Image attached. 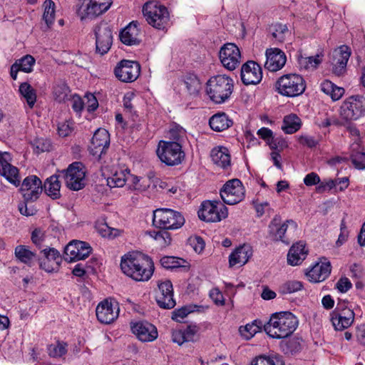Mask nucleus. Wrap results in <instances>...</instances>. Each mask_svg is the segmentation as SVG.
<instances>
[{"mask_svg":"<svg viewBox=\"0 0 365 365\" xmlns=\"http://www.w3.org/2000/svg\"><path fill=\"white\" fill-rule=\"evenodd\" d=\"M139 36L138 27L135 24L130 23L120 31L119 37L123 43L133 46L139 44L140 41Z\"/></svg>","mask_w":365,"mask_h":365,"instance_id":"obj_30","label":"nucleus"},{"mask_svg":"<svg viewBox=\"0 0 365 365\" xmlns=\"http://www.w3.org/2000/svg\"><path fill=\"white\" fill-rule=\"evenodd\" d=\"M41 252L43 254V258L38 259L41 269L48 272H51L58 269L61 262V257L56 249L46 247Z\"/></svg>","mask_w":365,"mask_h":365,"instance_id":"obj_23","label":"nucleus"},{"mask_svg":"<svg viewBox=\"0 0 365 365\" xmlns=\"http://www.w3.org/2000/svg\"><path fill=\"white\" fill-rule=\"evenodd\" d=\"M19 92L26 99L29 106L31 108H33L36 101V91L31 87V86L27 82L21 83L19 86Z\"/></svg>","mask_w":365,"mask_h":365,"instance_id":"obj_41","label":"nucleus"},{"mask_svg":"<svg viewBox=\"0 0 365 365\" xmlns=\"http://www.w3.org/2000/svg\"><path fill=\"white\" fill-rule=\"evenodd\" d=\"M245 187L242 182L237 178L226 182L220 190V197L222 201L227 205H235L241 202L245 197Z\"/></svg>","mask_w":365,"mask_h":365,"instance_id":"obj_11","label":"nucleus"},{"mask_svg":"<svg viewBox=\"0 0 365 365\" xmlns=\"http://www.w3.org/2000/svg\"><path fill=\"white\" fill-rule=\"evenodd\" d=\"M297 318L289 312H281L272 314L269 322L264 325V330L273 339L289 336L298 326Z\"/></svg>","mask_w":365,"mask_h":365,"instance_id":"obj_2","label":"nucleus"},{"mask_svg":"<svg viewBox=\"0 0 365 365\" xmlns=\"http://www.w3.org/2000/svg\"><path fill=\"white\" fill-rule=\"evenodd\" d=\"M233 80L226 75L211 77L206 84V92L210 100L216 103L227 101L233 91Z\"/></svg>","mask_w":365,"mask_h":365,"instance_id":"obj_3","label":"nucleus"},{"mask_svg":"<svg viewBox=\"0 0 365 365\" xmlns=\"http://www.w3.org/2000/svg\"><path fill=\"white\" fill-rule=\"evenodd\" d=\"M184 83L190 95L197 96L198 94L201 86L199 79L195 76L186 77Z\"/></svg>","mask_w":365,"mask_h":365,"instance_id":"obj_48","label":"nucleus"},{"mask_svg":"<svg viewBox=\"0 0 365 365\" xmlns=\"http://www.w3.org/2000/svg\"><path fill=\"white\" fill-rule=\"evenodd\" d=\"M140 73V66L137 61L122 60L114 69L115 77L120 81L131 83L135 81Z\"/></svg>","mask_w":365,"mask_h":365,"instance_id":"obj_13","label":"nucleus"},{"mask_svg":"<svg viewBox=\"0 0 365 365\" xmlns=\"http://www.w3.org/2000/svg\"><path fill=\"white\" fill-rule=\"evenodd\" d=\"M96 317L102 324H110L118 317L119 308L116 302L113 303L106 299L96 307Z\"/></svg>","mask_w":365,"mask_h":365,"instance_id":"obj_21","label":"nucleus"},{"mask_svg":"<svg viewBox=\"0 0 365 365\" xmlns=\"http://www.w3.org/2000/svg\"><path fill=\"white\" fill-rule=\"evenodd\" d=\"M280 222L281 217L279 215H276L273 218L269 226L270 235H272L274 240H280L288 244L289 242L284 240V235L287 230L288 225H292L294 227H296L297 224L292 220H288L282 225H279Z\"/></svg>","mask_w":365,"mask_h":365,"instance_id":"obj_25","label":"nucleus"},{"mask_svg":"<svg viewBox=\"0 0 365 365\" xmlns=\"http://www.w3.org/2000/svg\"><path fill=\"white\" fill-rule=\"evenodd\" d=\"M35 58L31 55H26L21 58L17 60L15 63H17L19 68L25 73H31L33 71V66L35 64Z\"/></svg>","mask_w":365,"mask_h":365,"instance_id":"obj_47","label":"nucleus"},{"mask_svg":"<svg viewBox=\"0 0 365 365\" xmlns=\"http://www.w3.org/2000/svg\"><path fill=\"white\" fill-rule=\"evenodd\" d=\"M153 225L162 230H177L185 223L182 215L168 208H159L153 212Z\"/></svg>","mask_w":365,"mask_h":365,"instance_id":"obj_7","label":"nucleus"},{"mask_svg":"<svg viewBox=\"0 0 365 365\" xmlns=\"http://www.w3.org/2000/svg\"><path fill=\"white\" fill-rule=\"evenodd\" d=\"M91 250L87 242L73 240L65 247V259L68 262L82 260L90 255Z\"/></svg>","mask_w":365,"mask_h":365,"instance_id":"obj_17","label":"nucleus"},{"mask_svg":"<svg viewBox=\"0 0 365 365\" xmlns=\"http://www.w3.org/2000/svg\"><path fill=\"white\" fill-rule=\"evenodd\" d=\"M142 11L147 22L153 27L164 30L169 26L170 14L165 6L150 1L143 5Z\"/></svg>","mask_w":365,"mask_h":365,"instance_id":"obj_4","label":"nucleus"},{"mask_svg":"<svg viewBox=\"0 0 365 365\" xmlns=\"http://www.w3.org/2000/svg\"><path fill=\"white\" fill-rule=\"evenodd\" d=\"M190 311L187 307H182L178 309H175L172 313V319L181 322L182 320L187 316Z\"/></svg>","mask_w":365,"mask_h":365,"instance_id":"obj_61","label":"nucleus"},{"mask_svg":"<svg viewBox=\"0 0 365 365\" xmlns=\"http://www.w3.org/2000/svg\"><path fill=\"white\" fill-rule=\"evenodd\" d=\"M365 114V98L361 96H351L346 98L340 107V117L345 125L352 120H356ZM334 124H339L337 120Z\"/></svg>","mask_w":365,"mask_h":365,"instance_id":"obj_6","label":"nucleus"},{"mask_svg":"<svg viewBox=\"0 0 365 365\" xmlns=\"http://www.w3.org/2000/svg\"><path fill=\"white\" fill-rule=\"evenodd\" d=\"M329 262H320L314 264L307 273V277L312 282H320L325 280L331 273Z\"/></svg>","mask_w":365,"mask_h":365,"instance_id":"obj_26","label":"nucleus"},{"mask_svg":"<svg viewBox=\"0 0 365 365\" xmlns=\"http://www.w3.org/2000/svg\"><path fill=\"white\" fill-rule=\"evenodd\" d=\"M44 12L43 19L48 26L53 23L55 15V4L51 0H46L43 3Z\"/></svg>","mask_w":365,"mask_h":365,"instance_id":"obj_43","label":"nucleus"},{"mask_svg":"<svg viewBox=\"0 0 365 365\" xmlns=\"http://www.w3.org/2000/svg\"><path fill=\"white\" fill-rule=\"evenodd\" d=\"M350 158L355 168L359 170L365 169V152L351 154Z\"/></svg>","mask_w":365,"mask_h":365,"instance_id":"obj_55","label":"nucleus"},{"mask_svg":"<svg viewBox=\"0 0 365 365\" xmlns=\"http://www.w3.org/2000/svg\"><path fill=\"white\" fill-rule=\"evenodd\" d=\"M275 88L282 96L293 98L304 92L306 83L302 76L289 73L279 77L275 83Z\"/></svg>","mask_w":365,"mask_h":365,"instance_id":"obj_5","label":"nucleus"},{"mask_svg":"<svg viewBox=\"0 0 365 365\" xmlns=\"http://www.w3.org/2000/svg\"><path fill=\"white\" fill-rule=\"evenodd\" d=\"M28 202H26L24 200V202L20 203L19 205V210L20 213L21 215H25V216H27V217L28 216H33V215H34L36 213L37 210H36V209L34 206L29 207L27 205Z\"/></svg>","mask_w":365,"mask_h":365,"instance_id":"obj_59","label":"nucleus"},{"mask_svg":"<svg viewBox=\"0 0 365 365\" xmlns=\"http://www.w3.org/2000/svg\"><path fill=\"white\" fill-rule=\"evenodd\" d=\"M120 268L123 272L137 282L148 281L154 272L151 258L140 252H130L122 257Z\"/></svg>","mask_w":365,"mask_h":365,"instance_id":"obj_1","label":"nucleus"},{"mask_svg":"<svg viewBox=\"0 0 365 365\" xmlns=\"http://www.w3.org/2000/svg\"><path fill=\"white\" fill-rule=\"evenodd\" d=\"M166 230H163L158 232L153 231L150 232V236L156 241H158L161 246L168 245L171 242V237Z\"/></svg>","mask_w":365,"mask_h":365,"instance_id":"obj_52","label":"nucleus"},{"mask_svg":"<svg viewBox=\"0 0 365 365\" xmlns=\"http://www.w3.org/2000/svg\"><path fill=\"white\" fill-rule=\"evenodd\" d=\"M263 323L259 320H255L251 324H247L245 327H240L239 331L245 339H251L255 334L259 332L262 328H264Z\"/></svg>","mask_w":365,"mask_h":365,"instance_id":"obj_40","label":"nucleus"},{"mask_svg":"<svg viewBox=\"0 0 365 365\" xmlns=\"http://www.w3.org/2000/svg\"><path fill=\"white\" fill-rule=\"evenodd\" d=\"M182 331L186 342L194 341L195 340L196 334L198 331V328L196 326H188Z\"/></svg>","mask_w":365,"mask_h":365,"instance_id":"obj_62","label":"nucleus"},{"mask_svg":"<svg viewBox=\"0 0 365 365\" xmlns=\"http://www.w3.org/2000/svg\"><path fill=\"white\" fill-rule=\"evenodd\" d=\"M351 49L346 45H341L334 49L331 64L332 73L336 76H341L346 72V65L351 56Z\"/></svg>","mask_w":365,"mask_h":365,"instance_id":"obj_16","label":"nucleus"},{"mask_svg":"<svg viewBox=\"0 0 365 365\" xmlns=\"http://www.w3.org/2000/svg\"><path fill=\"white\" fill-rule=\"evenodd\" d=\"M271 31L273 38L280 43L283 42L287 35L289 34L287 25L282 24L273 25L271 28Z\"/></svg>","mask_w":365,"mask_h":365,"instance_id":"obj_44","label":"nucleus"},{"mask_svg":"<svg viewBox=\"0 0 365 365\" xmlns=\"http://www.w3.org/2000/svg\"><path fill=\"white\" fill-rule=\"evenodd\" d=\"M219 58L225 68L233 71L240 63L241 54L239 48L235 43H227L220 48Z\"/></svg>","mask_w":365,"mask_h":365,"instance_id":"obj_14","label":"nucleus"},{"mask_svg":"<svg viewBox=\"0 0 365 365\" xmlns=\"http://www.w3.org/2000/svg\"><path fill=\"white\" fill-rule=\"evenodd\" d=\"M351 283L347 277H341L336 284V288L341 293L346 292L351 288Z\"/></svg>","mask_w":365,"mask_h":365,"instance_id":"obj_60","label":"nucleus"},{"mask_svg":"<svg viewBox=\"0 0 365 365\" xmlns=\"http://www.w3.org/2000/svg\"><path fill=\"white\" fill-rule=\"evenodd\" d=\"M142 178H138V176L133 175L129 173L128 175V180L130 184V189L133 190H137L140 192H143L147 189L149 186L148 184L145 183V180H143L141 182Z\"/></svg>","mask_w":365,"mask_h":365,"instance_id":"obj_51","label":"nucleus"},{"mask_svg":"<svg viewBox=\"0 0 365 365\" xmlns=\"http://www.w3.org/2000/svg\"><path fill=\"white\" fill-rule=\"evenodd\" d=\"M44 235L40 229H35L31 233V241L38 249L42 248Z\"/></svg>","mask_w":365,"mask_h":365,"instance_id":"obj_58","label":"nucleus"},{"mask_svg":"<svg viewBox=\"0 0 365 365\" xmlns=\"http://www.w3.org/2000/svg\"><path fill=\"white\" fill-rule=\"evenodd\" d=\"M303 288V284L301 282L297 280H289L284 282L280 287V292L282 294H292L301 290Z\"/></svg>","mask_w":365,"mask_h":365,"instance_id":"obj_50","label":"nucleus"},{"mask_svg":"<svg viewBox=\"0 0 365 365\" xmlns=\"http://www.w3.org/2000/svg\"><path fill=\"white\" fill-rule=\"evenodd\" d=\"M160 264L165 269H175L179 267H186L185 264L187 262L179 257L173 256H165L163 257L160 260Z\"/></svg>","mask_w":365,"mask_h":365,"instance_id":"obj_42","label":"nucleus"},{"mask_svg":"<svg viewBox=\"0 0 365 365\" xmlns=\"http://www.w3.org/2000/svg\"><path fill=\"white\" fill-rule=\"evenodd\" d=\"M93 31L96 37V51L104 55L108 52L113 43L112 29L107 22L101 21L96 25Z\"/></svg>","mask_w":365,"mask_h":365,"instance_id":"obj_12","label":"nucleus"},{"mask_svg":"<svg viewBox=\"0 0 365 365\" xmlns=\"http://www.w3.org/2000/svg\"><path fill=\"white\" fill-rule=\"evenodd\" d=\"M43 191L41 180L36 175H29L21 183L20 192L26 202H34Z\"/></svg>","mask_w":365,"mask_h":365,"instance_id":"obj_15","label":"nucleus"},{"mask_svg":"<svg viewBox=\"0 0 365 365\" xmlns=\"http://www.w3.org/2000/svg\"><path fill=\"white\" fill-rule=\"evenodd\" d=\"M110 145V135L104 128H98L93 134L89 145L90 153L98 158L106 153Z\"/></svg>","mask_w":365,"mask_h":365,"instance_id":"obj_18","label":"nucleus"},{"mask_svg":"<svg viewBox=\"0 0 365 365\" xmlns=\"http://www.w3.org/2000/svg\"><path fill=\"white\" fill-rule=\"evenodd\" d=\"M188 242L195 252L201 253L203 251L205 244L202 237L199 236L190 237Z\"/></svg>","mask_w":365,"mask_h":365,"instance_id":"obj_56","label":"nucleus"},{"mask_svg":"<svg viewBox=\"0 0 365 365\" xmlns=\"http://www.w3.org/2000/svg\"><path fill=\"white\" fill-rule=\"evenodd\" d=\"M97 230L103 237H107L108 239H113L119 236L121 233L120 230L109 227L106 223L99 225L97 227Z\"/></svg>","mask_w":365,"mask_h":365,"instance_id":"obj_49","label":"nucleus"},{"mask_svg":"<svg viewBox=\"0 0 365 365\" xmlns=\"http://www.w3.org/2000/svg\"><path fill=\"white\" fill-rule=\"evenodd\" d=\"M252 255V252L250 246H240L230 254L229 257V265L230 267L237 265L241 267L248 262Z\"/></svg>","mask_w":365,"mask_h":365,"instance_id":"obj_28","label":"nucleus"},{"mask_svg":"<svg viewBox=\"0 0 365 365\" xmlns=\"http://www.w3.org/2000/svg\"><path fill=\"white\" fill-rule=\"evenodd\" d=\"M331 321L336 330L348 328L353 323L354 313L353 310H345L342 313H331Z\"/></svg>","mask_w":365,"mask_h":365,"instance_id":"obj_29","label":"nucleus"},{"mask_svg":"<svg viewBox=\"0 0 365 365\" xmlns=\"http://www.w3.org/2000/svg\"><path fill=\"white\" fill-rule=\"evenodd\" d=\"M66 344L57 343L48 346V354L52 357H61L66 353Z\"/></svg>","mask_w":365,"mask_h":365,"instance_id":"obj_54","label":"nucleus"},{"mask_svg":"<svg viewBox=\"0 0 365 365\" xmlns=\"http://www.w3.org/2000/svg\"><path fill=\"white\" fill-rule=\"evenodd\" d=\"M210 297L217 305L224 304V297L218 289H212L210 292Z\"/></svg>","mask_w":365,"mask_h":365,"instance_id":"obj_63","label":"nucleus"},{"mask_svg":"<svg viewBox=\"0 0 365 365\" xmlns=\"http://www.w3.org/2000/svg\"><path fill=\"white\" fill-rule=\"evenodd\" d=\"M14 254L18 260L29 266H31L36 258L35 252L31 251L26 245H18L15 248Z\"/></svg>","mask_w":365,"mask_h":365,"instance_id":"obj_36","label":"nucleus"},{"mask_svg":"<svg viewBox=\"0 0 365 365\" xmlns=\"http://www.w3.org/2000/svg\"><path fill=\"white\" fill-rule=\"evenodd\" d=\"M282 348L285 354L293 355L299 352L302 349L299 339H289L288 341L282 344Z\"/></svg>","mask_w":365,"mask_h":365,"instance_id":"obj_46","label":"nucleus"},{"mask_svg":"<svg viewBox=\"0 0 365 365\" xmlns=\"http://www.w3.org/2000/svg\"><path fill=\"white\" fill-rule=\"evenodd\" d=\"M197 214L201 220L207 222H217L227 217L228 210L225 205L219 201L206 200L202 202Z\"/></svg>","mask_w":365,"mask_h":365,"instance_id":"obj_9","label":"nucleus"},{"mask_svg":"<svg viewBox=\"0 0 365 365\" xmlns=\"http://www.w3.org/2000/svg\"><path fill=\"white\" fill-rule=\"evenodd\" d=\"M61 173L65 179L66 186L70 190L77 191L84 187L86 173L81 163H73L66 170H62Z\"/></svg>","mask_w":365,"mask_h":365,"instance_id":"obj_10","label":"nucleus"},{"mask_svg":"<svg viewBox=\"0 0 365 365\" xmlns=\"http://www.w3.org/2000/svg\"><path fill=\"white\" fill-rule=\"evenodd\" d=\"M129 170H120L116 171L111 177L108 178L107 184L110 187H121L128 180Z\"/></svg>","mask_w":365,"mask_h":365,"instance_id":"obj_39","label":"nucleus"},{"mask_svg":"<svg viewBox=\"0 0 365 365\" xmlns=\"http://www.w3.org/2000/svg\"><path fill=\"white\" fill-rule=\"evenodd\" d=\"M262 78L260 66L255 61H249L241 68V80L245 85H256Z\"/></svg>","mask_w":365,"mask_h":365,"instance_id":"obj_20","label":"nucleus"},{"mask_svg":"<svg viewBox=\"0 0 365 365\" xmlns=\"http://www.w3.org/2000/svg\"><path fill=\"white\" fill-rule=\"evenodd\" d=\"M159 293L156 296V302L159 307L163 309H172L175 305L173 299V284L166 280L158 284Z\"/></svg>","mask_w":365,"mask_h":365,"instance_id":"obj_24","label":"nucleus"},{"mask_svg":"<svg viewBox=\"0 0 365 365\" xmlns=\"http://www.w3.org/2000/svg\"><path fill=\"white\" fill-rule=\"evenodd\" d=\"M265 56L264 68L272 72L281 70L287 62V56L284 52L277 48H267Z\"/></svg>","mask_w":365,"mask_h":365,"instance_id":"obj_22","label":"nucleus"},{"mask_svg":"<svg viewBox=\"0 0 365 365\" xmlns=\"http://www.w3.org/2000/svg\"><path fill=\"white\" fill-rule=\"evenodd\" d=\"M43 188L48 196L53 200L58 199L61 197V183L58 176L53 175L48 178L44 182Z\"/></svg>","mask_w":365,"mask_h":365,"instance_id":"obj_34","label":"nucleus"},{"mask_svg":"<svg viewBox=\"0 0 365 365\" xmlns=\"http://www.w3.org/2000/svg\"><path fill=\"white\" fill-rule=\"evenodd\" d=\"M301 125L300 118L295 114H290L284 118L282 129L285 133L292 134L300 129Z\"/></svg>","mask_w":365,"mask_h":365,"instance_id":"obj_35","label":"nucleus"},{"mask_svg":"<svg viewBox=\"0 0 365 365\" xmlns=\"http://www.w3.org/2000/svg\"><path fill=\"white\" fill-rule=\"evenodd\" d=\"M131 329L136 337L143 342L153 341L158 336L157 328L147 321H139L132 324Z\"/></svg>","mask_w":365,"mask_h":365,"instance_id":"obj_19","label":"nucleus"},{"mask_svg":"<svg viewBox=\"0 0 365 365\" xmlns=\"http://www.w3.org/2000/svg\"><path fill=\"white\" fill-rule=\"evenodd\" d=\"M156 153L160 161L168 166L180 164L185 158L182 146L176 142L160 141Z\"/></svg>","mask_w":365,"mask_h":365,"instance_id":"obj_8","label":"nucleus"},{"mask_svg":"<svg viewBox=\"0 0 365 365\" xmlns=\"http://www.w3.org/2000/svg\"><path fill=\"white\" fill-rule=\"evenodd\" d=\"M323 56L322 52L312 56L304 57L300 56L298 58V63L301 68L305 70L315 69L322 62Z\"/></svg>","mask_w":365,"mask_h":365,"instance_id":"obj_37","label":"nucleus"},{"mask_svg":"<svg viewBox=\"0 0 365 365\" xmlns=\"http://www.w3.org/2000/svg\"><path fill=\"white\" fill-rule=\"evenodd\" d=\"M73 130V123L65 121L59 123L58 125V133L60 136L66 137L69 135Z\"/></svg>","mask_w":365,"mask_h":365,"instance_id":"obj_57","label":"nucleus"},{"mask_svg":"<svg viewBox=\"0 0 365 365\" xmlns=\"http://www.w3.org/2000/svg\"><path fill=\"white\" fill-rule=\"evenodd\" d=\"M69 93L70 89L64 83H58L53 87V96L58 102L65 101L68 98Z\"/></svg>","mask_w":365,"mask_h":365,"instance_id":"obj_45","label":"nucleus"},{"mask_svg":"<svg viewBox=\"0 0 365 365\" xmlns=\"http://www.w3.org/2000/svg\"><path fill=\"white\" fill-rule=\"evenodd\" d=\"M308 251L305 249L303 242H297L293 245L287 254V262L292 266L301 264L306 258Z\"/></svg>","mask_w":365,"mask_h":365,"instance_id":"obj_31","label":"nucleus"},{"mask_svg":"<svg viewBox=\"0 0 365 365\" xmlns=\"http://www.w3.org/2000/svg\"><path fill=\"white\" fill-rule=\"evenodd\" d=\"M109 8H107L106 6L102 7L98 6V4H96V2L89 0L86 4L83 3L79 6L78 14L82 20L84 19H93L103 14Z\"/></svg>","mask_w":365,"mask_h":365,"instance_id":"obj_27","label":"nucleus"},{"mask_svg":"<svg viewBox=\"0 0 365 365\" xmlns=\"http://www.w3.org/2000/svg\"><path fill=\"white\" fill-rule=\"evenodd\" d=\"M251 365H275L274 360L265 356L256 357L251 363Z\"/></svg>","mask_w":365,"mask_h":365,"instance_id":"obj_64","label":"nucleus"},{"mask_svg":"<svg viewBox=\"0 0 365 365\" xmlns=\"http://www.w3.org/2000/svg\"><path fill=\"white\" fill-rule=\"evenodd\" d=\"M210 157L214 164L226 168L230 165V155L225 147L215 148L212 150Z\"/></svg>","mask_w":365,"mask_h":365,"instance_id":"obj_32","label":"nucleus"},{"mask_svg":"<svg viewBox=\"0 0 365 365\" xmlns=\"http://www.w3.org/2000/svg\"><path fill=\"white\" fill-rule=\"evenodd\" d=\"M34 150L36 153L49 151L51 148V143L49 140L38 138L33 143Z\"/></svg>","mask_w":365,"mask_h":365,"instance_id":"obj_53","label":"nucleus"},{"mask_svg":"<svg viewBox=\"0 0 365 365\" xmlns=\"http://www.w3.org/2000/svg\"><path fill=\"white\" fill-rule=\"evenodd\" d=\"M0 175L4 176L9 182L16 187L20 185V178L19 169L13 166L11 163L5 168H0Z\"/></svg>","mask_w":365,"mask_h":365,"instance_id":"obj_38","label":"nucleus"},{"mask_svg":"<svg viewBox=\"0 0 365 365\" xmlns=\"http://www.w3.org/2000/svg\"><path fill=\"white\" fill-rule=\"evenodd\" d=\"M209 124L213 130L220 132L230 128L232 121L225 113H219L210 118Z\"/></svg>","mask_w":365,"mask_h":365,"instance_id":"obj_33","label":"nucleus"}]
</instances>
